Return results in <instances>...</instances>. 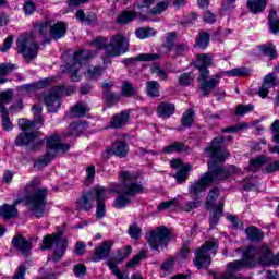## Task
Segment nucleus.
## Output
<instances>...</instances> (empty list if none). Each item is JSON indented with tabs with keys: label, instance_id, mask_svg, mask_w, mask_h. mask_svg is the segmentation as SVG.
I'll use <instances>...</instances> for the list:
<instances>
[{
	"label": "nucleus",
	"instance_id": "obj_1",
	"mask_svg": "<svg viewBox=\"0 0 279 279\" xmlns=\"http://www.w3.org/2000/svg\"><path fill=\"white\" fill-rule=\"evenodd\" d=\"M223 137H216L211 144L205 149L206 156L211 158V161L208 162V169L213 172L204 173L198 181L194 182L190 189V195L194 202H187L182 207V210L185 213H191L194 208L199 206V197L206 193L209 184L213 182H219V180H226L229 175H234V173H239L241 170L234 166L229 167L228 170L223 168L216 167L217 162H223L230 153L228 150H223Z\"/></svg>",
	"mask_w": 279,
	"mask_h": 279
},
{
	"label": "nucleus",
	"instance_id": "obj_2",
	"mask_svg": "<svg viewBox=\"0 0 279 279\" xmlns=\"http://www.w3.org/2000/svg\"><path fill=\"white\" fill-rule=\"evenodd\" d=\"M121 182L124 184V189L119 193L118 197L113 201V208H125V206H130V202L132 198L138 194L143 193V185L134 182L138 178V175L134 172L122 171L119 175Z\"/></svg>",
	"mask_w": 279,
	"mask_h": 279
},
{
	"label": "nucleus",
	"instance_id": "obj_3",
	"mask_svg": "<svg viewBox=\"0 0 279 279\" xmlns=\"http://www.w3.org/2000/svg\"><path fill=\"white\" fill-rule=\"evenodd\" d=\"M36 186H38L37 179L27 183L25 202L28 206V210H31L34 217L40 218L46 213L47 189H36Z\"/></svg>",
	"mask_w": 279,
	"mask_h": 279
},
{
	"label": "nucleus",
	"instance_id": "obj_4",
	"mask_svg": "<svg viewBox=\"0 0 279 279\" xmlns=\"http://www.w3.org/2000/svg\"><path fill=\"white\" fill-rule=\"evenodd\" d=\"M69 149H71V146L69 144H62L60 142V135H51L46 140V155L35 162V169H44L58 154H65Z\"/></svg>",
	"mask_w": 279,
	"mask_h": 279
},
{
	"label": "nucleus",
	"instance_id": "obj_5",
	"mask_svg": "<svg viewBox=\"0 0 279 279\" xmlns=\"http://www.w3.org/2000/svg\"><path fill=\"white\" fill-rule=\"evenodd\" d=\"M219 248V244L216 239L205 242L202 247H199L195 252V265L198 269H206V267H210L213 259L210 256H217V250Z\"/></svg>",
	"mask_w": 279,
	"mask_h": 279
},
{
	"label": "nucleus",
	"instance_id": "obj_6",
	"mask_svg": "<svg viewBox=\"0 0 279 279\" xmlns=\"http://www.w3.org/2000/svg\"><path fill=\"white\" fill-rule=\"evenodd\" d=\"M53 245L56 246L52 254V260L53 263H58V260L64 256V252H66V239L62 238L61 232L52 235H46L43 239L41 250H51Z\"/></svg>",
	"mask_w": 279,
	"mask_h": 279
},
{
	"label": "nucleus",
	"instance_id": "obj_7",
	"mask_svg": "<svg viewBox=\"0 0 279 279\" xmlns=\"http://www.w3.org/2000/svg\"><path fill=\"white\" fill-rule=\"evenodd\" d=\"M75 93V87H52L50 92L44 97V101L48 108L49 112H58L62 102L60 101V97L62 95H73Z\"/></svg>",
	"mask_w": 279,
	"mask_h": 279
},
{
	"label": "nucleus",
	"instance_id": "obj_8",
	"mask_svg": "<svg viewBox=\"0 0 279 279\" xmlns=\"http://www.w3.org/2000/svg\"><path fill=\"white\" fill-rule=\"evenodd\" d=\"M223 75H229L230 77L245 76V75H250V70H247L246 68H236L231 71L216 74L211 80H207V81L206 78L198 80V82H201L199 88L203 95H208L210 90H213V88H215V86L219 84V80H221Z\"/></svg>",
	"mask_w": 279,
	"mask_h": 279
},
{
	"label": "nucleus",
	"instance_id": "obj_9",
	"mask_svg": "<svg viewBox=\"0 0 279 279\" xmlns=\"http://www.w3.org/2000/svg\"><path fill=\"white\" fill-rule=\"evenodd\" d=\"M89 58H93V53L88 50H83L74 53L72 63L68 64V72L72 82H80V70L82 69V66L88 64Z\"/></svg>",
	"mask_w": 279,
	"mask_h": 279
},
{
	"label": "nucleus",
	"instance_id": "obj_10",
	"mask_svg": "<svg viewBox=\"0 0 279 279\" xmlns=\"http://www.w3.org/2000/svg\"><path fill=\"white\" fill-rule=\"evenodd\" d=\"M17 53H21L25 60H32L38 56V44L34 41L32 35L23 34L19 37Z\"/></svg>",
	"mask_w": 279,
	"mask_h": 279
},
{
	"label": "nucleus",
	"instance_id": "obj_11",
	"mask_svg": "<svg viewBox=\"0 0 279 279\" xmlns=\"http://www.w3.org/2000/svg\"><path fill=\"white\" fill-rule=\"evenodd\" d=\"M12 97H14L12 89L0 92V114L2 119V128L5 130V132H11V130L14 128L12 121L10 120L8 108L5 107V104H10V101H12Z\"/></svg>",
	"mask_w": 279,
	"mask_h": 279
},
{
	"label": "nucleus",
	"instance_id": "obj_12",
	"mask_svg": "<svg viewBox=\"0 0 279 279\" xmlns=\"http://www.w3.org/2000/svg\"><path fill=\"white\" fill-rule=\"evenodd\" d=\"M35 29L40 34V36H43V38H45V36H47V34H49V29H50V36H52V38H62V36H65L66 34V24H64V22H58L54 25H50L49 22H45L43 24H37L35 26Z\"/></svg>",
	"mask_w": 279,
	"mask_h": 279
},
{
	"label": "nucleus",
	"instance_id": "obj_13",
	"mask_svg": "<svg viewBox=\"0 0 279 279\" xmlns=\"http://www.w3.org/2000/svg\"><path fill=\"white\" fill-rule=\"evenodd\" d=\"M130 41L122 35H116L110 44L106 47L107 56L114 58L117 56H123L128 51Z\"/></svg>",
	"mask_w": 279,
	"mask_h": 279
},
{
	"label": "nucleus",
	"instance_id": "obj_14",
	"mask_svg": "<svg viewBox=\"0 0 279 279\" xmlns=\"http://www.w3.org/2000/svg\"><path fill=\"white\" fill-rule=\"evenodd\" d=\"M169 243V229L166 227H159L156 231L148 233V245L151 250H158Z\"/></svg>",
	"mask_w": 279,
	"mask_h": 279
},
{
	"label": "nucleus",
	"instance_id": "obj_15",
	"mask_svg": "<svg viewBox=\"0 0 279 279\" xmlns=\"http://www.w3.org/2000/svg\"><path fill=\"white\" fill-rule=\"evenodd\" d=\"M33 112L35 117V121H29L27 119H20L19 120V126L21 128L22 132H27V130H34L40 128L43 125V118H40V112H43V107L40 106H34Z\"/></svg>",
	"mask_w": 279,
	"mask_h": 279
},
{
	"label": "nucleus",
	"instance_id": "obj_16",
	"mask_svg": "<svg viewBox=\"0 0 279 279\" xmlns=\"http://www.w3.org/2000/svg\"><path fill=\"white\" fill-rule=\"evenodd\" d=\"M108 190L106 187L98 185L94 187L95 198L97 202L96 205V217L97 219H104L106 217V204L104 199H106V193Z\"/></svg>",
	"mask_w": 279,
	"mask_h": 279
},
{
	"label": "nucleus",
	"instance_id": "obj_17",
	"mask_svg": "<svg viewBox=\"0 0 279 279\" xmlns=\"http://www.w3.org/2000/svg\"><path fill=\"white\" fill-rule=\"evenodd\" d=\"M170 167H172V169H178V172L174 175V178L179 183L186 182V179L189 178V173H191V171L193 170V166L189 163L184 165L180 159H173L170 162Z\"/></svg>",
	"mask_w": 279,
	"mask_h": 279
},
{
	"label": "nucleus",
	"instance_id": "obj_18",
	"mask_svg": "<svg viewBox=\"0 0 279 279\" xmlns=\"http://www.w3.org/2000/svg\"><path fill=\"white\" fill-rule=\"evenodd\" d=\"M213 64V56L210 54H198L195 66L198 69L201 75L198 80H206L210 75V71L208 70V66Z\"/></svg>",
	"mask_w": 279,
	"mask_h": 279
},
{
	"label": "nucleus",
	"instance_id": "obj_19",
	"mask_svg": "<svg viewBox=\"0 0 279 279\" xmlns=\"http://www.w3.org/2000/svg\"><path fill=\"white\" fill-rule=\"evenodd\" d=\"M95 187H93L85 195H82L81 198L76 202L77 210H93L95 207Z\"/></svg>",
	"mask_w": 279,
	"mask_h": 279
},
{
	"label": "nucleus",
	"instance_id": "obj_20",
	"mask_svg": "<svg viewBox=\"0 0 279 279\" xmlns=\"http://www.w3.org/2000/svg\"><path fill=\"white\" fill-rule=\"evenodd\" d=\"M111 250H112V242L105 241L98 247H96V251L94 253L92 260L94 263H99V260H102V258H106V256L110 254Z\"/></svg>",
	"mask_w": 279,
	"mask_h": 279
},
{
	"label": "nucleus",
	"instance_id": "obj_21",
	"mask_svg": "<svg viewBox=\"0 0 279 279\" xmlns=\"http://www.w3.org/2000/svg\"><path fill=\"white\" fill-rule=\"evenodd\" d=\"M112 86H114V83H112V81H105L102 83L104 98L107 106H113L114 102L119 101V95L110 92V88H112Z\"/></svg>",
	"mask_w": 279,
	"mask_h": 279
},
{
	"label": "nucleus",
	"instance_id": "obj_22",
	"mask_svg": "<svg viewBox=\"0 0 279 279\" xmlns=\"http://www.w3.org/2000/svg\"><path fill=\"white\" fill-rule=\"evenodd\" d=\"M160 60L159 53H140L137 57L125 59L126 64H132V62H156Z\"/></svg>",
	"mask_w": 279,
	"mask_h": 279
},
{
	"label": "nucleus",
	"instance_id": "obj_23",
	"mask_svg": "<svg viewBox=\"0 0 279 279\" xmlns=\"http://www.w3.org/2000/svg\"><path fill=\"white\" fill-rule=\"evenodd\" d=\"M14 247L22 254H27L32 250V242L25 239L23 235L15 236L12 241Z\"/></svg>",
	"mask_w": 279,
	"mask_h": 279
},
{
	"label": "nucleus",
	"instance_id": "obj_24",
	"mask_svg": "<svg viewBox=\"0 0 279 279\" xmlns=\"http://www.w3.org/2000/svg\"><path fill=\"white\" fill-rule=\"evenodd\" d=\"M274 86H276L274 74H267L264 78L262 87L259 88V97H262V99H265V97L269 95V88H274Z\"/></svg>",
	"mask_w": 279,
	"mask_h": 279
},
{
	"label": "nucleus",
	"instance_id": "obj_25",
	"mask_svg": "<svg viewBox=\"0 0 279 279\" xmlns=\"http://www.w3.org/2000/svg\"><path fill=\"white\" fill-rule=\"evenodd\" d=\"M21 204V201H15L13 205H3L0 207V216L3 217V219H11V217H16L17 210L16 206Z\"/></svg>",
	"mask_w": 279,
	"mask_h": 279
},
{
	"label": "nucleus",
	"instance_id": "obj_26",
	"mask_svg": "<svg viewBox=\"0 0 279 279\" xmlns=\"http://www.w3.org/2000/svg\"><path fill=\"white\" fill-rule=\"evenodd\" d=\"M267 8V0H247V9L252 14H260Z\"/></svg>",
	"mask_w": 279,
	"mask_h": 279
},
{
	"label": "nucleus",
	"instance_id": "obj_27",
	"mask_svg": "<svg viewBox=\"0 0 279 279\" xmlns=\"http://www.w3.org/2000/svg\"><path fill=\"white\" fill-rule=\"evenodd\" d=\"M174 112H175V105L169 104V102H161L157 109V113L162 119H169V117H171V114H173Z\"/></svg>",
	"mask_w": 279,
	"mask_h": 279
},
{
	"label": "nucleus",
	"instance_id": "obj_28",
	"mask_svg": "<svg viewBox=\"0 0 279 279\" xmlns=\"http://www.w3.org/2000/svg\"><path fill=\"white\" fill-rule=\"evenodd\" d=\"M111 151L112 154H114V156H118L119 158H125L128 156V153L130 151V148L124 142H116L111 147Z\"/></svg>",
	"mask_w": 279,
	"mask_h": 279
},
{
	"label": "nucleus",
	"instance_id": "obj_29",
	"mask_svg": "<svg viewBox=\"0 0 279 279\" xmlns=\"http://www.w3.org/2000/svg\"><path fill=\"white\" fill-rule=\"evenodd\" d=\"M32 143H36V133H20L15 140V145H32Z\"/></svg>",
	"mask_w": 279,
	"mask_h": 279
},
{
	"label": "nucleus",
	"instance_id": "obj_30",
	"mask_svg": "<svg viewBox=\"0 0 279 279\" xmlns=\"http://www.w3.org/2000/svg\"><path fill=\"white\" fill-rule=\"evenodd\" d=\"M130 119V114L122 112L116 117H113L111 123H110V128H123V125H125V123H128Z\"/></svg>",
	"mask_w": 279,
	"mask_h": 279
},
{
	"label": "nucleus",
	"instance_id": "obj_31",
	"mask_svg": "<svg viewBox=\"0 0 279 279\" xmlns=\"http://www.w3.org/2000/svg\"><path fill=\"white\" fill-rule=\"evenodd\" d=\"M148 97H160V84L157 81H148L146 83Z\"/></svg>",
	"mask_w": 279,
	"mask_h": 279
},
{
	"label": "nucleus",
	"instance_id": "obj_32",
	"mask_svg": "<svg viewBox=\"0 0 279 279\" xmlns=\"http://www.w3.org/2000/svg\"><path fill=\"white\" fill-rule=\"evenodd\" d=\"M245 232H246V236H247V239H250V241H260L264 238L263 231H260V229H257L255 227L246 228Z\"/></svg>",
	"mask_w": 279,
	"mask_h": 279
},
{
	"label": "nucleus",
	"instance_id": "obj_33",
	"mask_svg": "<svg viewBox=\"0 0 279 279\" xmlns=\"http://www.w3.org/2000/svg\"><path fill=\"white\" fill-rule=\"evenodd\" d=\"M49 78L41 80L35 84H26L23 85L21 88L22 90H40V88H45L46 86H49Z\"/></svg>",
	"mask_w": 279,
	"mask_h": 279
},
{
	"label": "nucleus",
	"instance_id": "obj_34",
	"mask_svg": "<svg viewBox=\"0 0 279 279\" xmlns=\"http://www.w3.org/2000/svg\"><path fill=\"white\" fill-rule=\"evenodd\" d=\"M134 19H136V13L132 11H123L122 13L119 14L117 21L120 25H125L131 21H134Z\"/></svg>",
	"mask_w": 279,
	"mask_h": 279
},
{
	"label": "nucleus",
	"instance_id": "obj_35",
	"mask_svg": "<svg viewBox=\"0 0 279 279\" xmlns=\"http://www.w3.org/2000/svg\"><path fill=\"white\" fill-rule=\"evenodd\" d=\"M277 13L271 10L268 14V23L270 25V31L272 34H279V19L276 20Z\"/></svg>",
	"mask_w": 279,
	"mask_h": 279
},
{
	"label": "nucleus",
	"instance_id": "obj_36",
	"mask_svg": "<svg viewBox=\"0 0 279 279\" xmlns=\"http://www.w3.org/2000/svg\"><path fill=\"white\" fill-rule=\"evenodd\" d=\"M260 49L263 54L268 56L270 60H276V58H278V53L276 52V46H274V44L262 46Z\"/></svg>",
	"mask_w": 279,
	"mask_h": 279
},
{
	"label": "nucleus",
	"instance_id": "obj_37",
	"mask_svg": "<svg viewBox=\"0 0 279 279\" xmlns=\"http://www.w3.org/2000/svg\"><path fill=\"white\" fill-rule=\"evenodd\" d=\"M223 213V208L221 205H218L216 209L213 211L211 217H210V230L219 223V218L221 217Z\"/></svg>",
	"mask_w": 279,
	"mask_h": 279
},
{
	"label": "nucleus",
	"instance_id": "obj_38",
	"mask_svg": "<svg viewBox=\"0 0 279 279\" xmlns=\"http://www.w3.org/2000/svg\"><path fill=\"white\" fill-rule=\"evenodd\" d=\"M156 34L154 28H138L135 32V36L140 38V40H145V38H151Z\"/></svg>",
	"mask_w": 279,
	"mask_h": 279
},
{
	"label": "nucleus",
	"instance_id": "obj_39",
	"mask_svg": "<svg viewBox=\"0 0 279 279\" xmlns=\"http://www.w3.org/2000/svg\"><path fill=\"white\" fill-rule=\"evenodd\" d=\"M267 162V158L265 157H257L252 159L248 166L250 171H258L260 167H263Z\"/></svg>",
	"mask_w": 279,
	"mask_h": 279
},
{
	"label": "nucleus",
	"instance_id": "obj_40",
	"mask_svg": "<svg viewBox=\"0 0 279 279\" xmlns=\"http://www.w3.org/2000/svg\"><path fill=\"white\" fill-rule=\"evenodd\" d=\"M195 112H193V109H187L182 117V125L185 128H191L193 125Z\"/></svg>",
	"mask_w": 279,
	"mask_h": 279
},
{
	"label": "nucleus",
	"instance_id": "obj_41",
	"mask_svg": "<svg viewBox=\"0 0 279 279\" xmlns=\"http://www.w3.org/2000/svg\"><path fill=\"white\" fill-rule=\"evenodd\" d=\"M170 4H171V2L169 0H163L159 3H157V5L154 7L150 10V12H151V14L157 16L158 14H162V12H165L167 10V8H169Z\"/></svg>",
	"mask_w": 279,
	"mask_h": 279
},
{
	"label": "nucleus",
	"instance_id": "obj_42",
	"mask_svg": "<svg viewBox=\"0 0 279 279\" xmlns=\"http://www.w3.org/2000/svg\"><path fill=\"white\" fill-rule=\"evenodd\" d=\"M165 154H173L175 151H186V146L182 143L174 142L173 144L163 148Z\"/></svg>",
	"mask_w": 279,
	"mask_h": 279
},
{
	"label": "nucleus",
	"instance_id": "obj_43",
	"mask_svg": "<svg viewBox=\"0 0 279 279\" xmlns=\"http://www.w3.org/2000/svg\"><path fill=\"white\" fill-rule=\"evenodd\" d=\"M84 130H86V123L84 122H74L70 125L72 136H78Z\"/></svg>",
	"mask_w": 279,
	"mask_h": 279
},
{
	"label": "nucleus",
	"instance_id": "obj_44",
	"mask_svg": "<svg viewBox=\"0 0 279 279\" xmlns=\"http://www.w3.org/2000/svg\"><path fill=\"white\" fill-rule=\"evenodd\" d=\"M87 110H88V108L86 107V105L77 104L71 109L70 114H71V117H84V114H86Z\"/></svg>",
	"mask_w": 279,
	"mask_h": 279
},
{
	"label": "nucleus",
	"instance_id": "obj_45",
	"mask_svg": "<svg viewBox=\"0 0 279 279\" xmlns=\"http://www.w3.org/2000/svg\"><path fill=\"white\" fill-rule=\"evenodd\" d=\"M252 110H254L253 105H238L235 108V117H245V114H248Z\"/></svg>",
	"mask_w": 279,
	"mask_h": 279
},
{
	"label": "nucleus",
	"instance_id": "obj_46",
	"mask_svg": "<svg viewBox=\"0 0 279 279\" xmlns=\"http://www.w3.org/2000/svg\"><path fill=\"white\" fill-rule=\"evenodd\" d=\"M104 73V69L99 68V66H90L87 70V77H89V80H99V77H101Z\"/></svg>",
	"mask_w": 279,
	"mask_h": 279
},
{
	"label": "nucleus",
	"instance_id": "obj_47",
	"mask_svg": "<svg viewBox=\"0 0 279 279\" xmlns=\"http://www.w3.org/2000/svg\"><path fill=\"white\" fill-rule=\"evenodd\" d=\"M209 40L210 37L207 35V33H203L196 39V47H198V49H206V47H208Z\"/></svg>",
	"mask_w": 279,
	"mask_h": 279
},
{
	"label": "nucleus",
	"instance_id": "obj_48",
	"mask_svg": "<svg viewBox=\"0 0 279 279\" xmlns=\"http://www.w3.org/2000/svg\"><path fill=\"white\" fill-rule=\"evenodd\" d=\"M151 73L154 75H158V77H159V80H161V82L167 81V71L161 69L158 64H153Z\"/></svg>",
	"mask_w": 279,
	"mask_h": 279
},
{
	"label": "nucleus",
	"instance_id": "obj_49",
	"mask_svg": "<svg viewBox=\"0 0 279 279\" xmlns=\"http://www.w3.org/2000/svg\"><path fill=\"white\" fill-rule=\"evenodd\" d=\"M122 95H124V97H132V95H136V88L129 82H124L122 84Z\"/></svg>",
	"mask_w": 279,
	"mask_h": 279
},
{
	"label": "nucleus",
	"instance_id": "obj_50",
	"mask_svg": "<svg viewBox=\"0 0 279 279\" xmlns=\"http://www.w3.org/2000/svg\"><path fill=\"white\" fill-rule=\"evenodd\" d=\"M194 78L195 75H193V73H183L179 76V84H181V86H189Z\"/></svg>",
	"mask_w": 279,
	"mask_h": 279
},
{
	"label": "nucleus",
	"instance_id": "obj_51",
	"mask_svg": "<svg viewBox=\"0 0 279 279\" xmlns=\"http://www.w3.org/2000/svg\"><path fill=\"white\" fill-rule=\"evenodd\" d=\"M145 258V251H141L137 255H135L128 264L126 267L130 269L132 267H136L141 260Z\"/></svg>",
	"mask_w": 279,
	"mask_h": 279
},
{
	"label": "nucleus",
	"instance_id": "obj_52",
	"mask_svg": "<svg viewBox=\"0 0 279 279\" xmlns=\"http://www.w3.org/2000/svg\"><path fill=\"white\" fill-rule=\"evenodd\" d=\"M175 43V33H168L163 37V45L167 49H172Z\"/></svg>",
	"mask_w": 279,
	"mask_h": 279
},
{
	"label": "nucleus",
	"instance_id": "obj_53",
	"mask_svg": "<svg viewBox=\"0 0 279 279\" xmlns=\"http://www.w3.org/2000/svg\"><path fill=\"white\" fill-rule=\"evenodd\" d=\"M276 171H279V159L267 163L263 169L264 173H276Z\"/></svg>",
	"mask_w": 279,
	"mask_h": 279
},
{
	"label": "nucleus",
	"instance_id": "obj_54",
	"mask_svg": "<svg viewBox=\"0 0 279 279\" xmlns=\"http://www.w3.org/2000/svg\"><path fill=\"white\" fill-rule=\"evenodd\" d=\"M218 197H219V189L215 187L209 192L206 201V205L213 206V204H215Z\"/></svg>",
	"mask_w": 279,
	"mask_h": 279
},
{
	"label": "nucleus",
	"instance_id": "obj_55",
	"mask_svg": "<svg viewBox=\"0 0 279 279\" xmlns=\"http://www.w3.org/2000/svg\"><path fill=\"white\" fill-rule=\"evenodd\" d=\"M118 256L116 257L117 263H121V260L128 258V256H130V254H132V247L131 246H126L124 250H120L118 251Z\"/></svg>",
	"mask_w": 279,
	"mask_h": 279
},
{
	"label": "nucleus",
	"instance_id": "obj_56",
	"mask_svg": "<svg viewBox=\"0 0 279 279\" xmlns=\"http://www.w3.org/2000/svg\"><path fill=\"white\" fill-rule=\"evenodd\" d=\"M108 267L109 269H111L112 274L117 276L118 279H128V277L121 274V270L119 269V267H117V265H114V263H112V260L108 262Z\"/></svg>",
	"mask_w": 279,
	"mask_h": 279
},
{
	"label": "nucleus",
	"instance_id": "obj_57",
	"mask_svg": "<svg viewBox=\"0 0 279 279\" xmlns=\"http://www.w3.org/2000/svg\"><path fill=\"white\" fill-rule=\"evenodd\" d=\"M247 128H250V124L243 122L234 126L223 129L222 132H241V130H247Z\"/></svg>",
	"mask_w": 279,
	"mask_h": 279
},
{
	"label": "nucleus",
	"instance_id": "obj_58",
	"mask_svg": "<svg viewBox=\"0 0 279 279\" xmlns=\"http://www.w3.org/2000/svg\"><path fill=\"white\" fill-rule=\"evenodd\" d=\"M178 205V199L177 198H173L171 201H167V202H163L161 203L159 206H158V210H169V208H173V206H177Z\"/></svg>",
	"mask_w": 279,
	"mask_h": 279
},
{
	"label": "nucleus",
	"instance_id": "obj_59",
	"mask_svg": "<svg viewBox=\"0 0 279 279\" xmlns=\"http://www.w3.org/2000/svg\"><path fill=\"white\" fill-rule=\"evenodd\" d=\"M173 265H175V258L170 257L161 265V269L163 271H171L173 269Z\"/></svg>",
	"mask_w": 279,
	"mask_h": 279
},
{
	"label": "nucleus",
	"instance_id": "obj_60",
	"mask_svg": "<svg viewBox=\"0 0 279 279\" xmlns=\"http://www.w3.org/2000/svg\"><path fill=\"white\" fill-rule=\"evenodd\" d=\"M129 234L131 239H138V236H141V229L138 226L133 225L129 229Z\"/></svg>",
	"mask_w": 279,
	"mask_h": 279
},
{
	"label": "nucleus",
	"instance_id": "obj_61",
	"mask_svg": "<svg viewBox=\"0 0 279 279\" xmlns=\"http://www.w3.org/2000/svg\"><path fill=\"white\" fill-rule=\"evenodd\" d=\"M24 12L25 14H28V15L34 14V12H36V5L34 4V2L32 1L25 2Z\"/></svg>",
	"mask_w": 279,
	"mask_h": 279
},
{
	"label": "nucleus",
	"instance_id": "obj_62",
	"mask_svg": "<svg viewBox=\"0 0 279 279\" xmlns=\"http://www.w3.org/2000/svg\"><path fill=\"white\" fill-rule=\"evenodd\" d=\"M12 69H14V65H12L10 63L0 64V76L8 75V73H10V71H12Z\"/></svg>",
	"mask_w": 279,
	"mask_h": 279
},
{
	"label": "nucleus",
	"instance_id": "obj_63",
	"mask_svg": "<svg viewBox=\"0 0 279 279\" xmlns=\"http://www.w3.org/2000/svg\"><path fill=\"white\" fill-rule=\"evenodd\" d=\"M74 274L77 276V278L84 276L86 274V266L83 264H78L74 267Z\"/></svg>",
	"mask_w": 279,
	"mask_h": 279
},
{
	"label": "nucleus",
	"instance_id": "obj_64",
	"mask_svg": "<svg viewBox=\"0 0 279 279\" xmlns=\"http://www.w3.org/2000/svg\"><path fill=\"white\" fill-rule=\"evenodd\" d=\"M13 279H25V267L21 265Z\"/></svg>",
	"mask_w": 279,
	"mask_h": 279
}]
</instances>
